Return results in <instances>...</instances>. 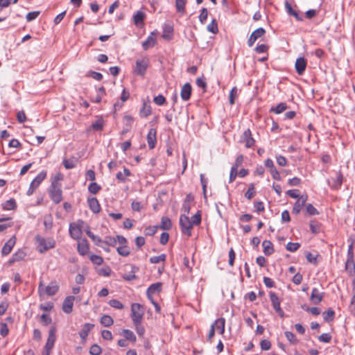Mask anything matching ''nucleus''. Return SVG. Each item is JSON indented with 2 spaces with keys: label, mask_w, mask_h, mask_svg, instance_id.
I'll list each match as a JSON object with an SVG mask.
<instances>
[{
  "label": "nucleus",
  "mask_w": 355,
  "mask_h": 355,
  "mask_svg": "<svg viewBox=\"0 0 355 355\" xmlns=\"http://www.w3.org/2000/svg\"><path fill=\"white\" fill-rule=\"evenodd\" d=\"M35 241L36 248L40 253H44L48 250L53 248L55 245V242L53 239H46L39 234L35 236Z\"/></svg>",
  "instance_id": "1"
},
{
  "label": "nucleus",
  "mask_w": 355,
  "mask_h": 355,
  "mask_svg": "<svg viewBox=\"0 0 355 355\" xmlns=\"http://www.w3.org/2000/svg\"><path fill=\"white\" fill-rule=\"evenodd\" d=\"M131 317L134 324H140L144 315L143 306L140 304L133 303L131 305Z\"/></svg>",
  "instance_id": "2"
},
{
  "label": "nucleus",
  "mask_w": 355,
  "mask_h": 355,
  "mask_svg": "<svg viewBox=\"0 0 355 355\" xmlns=\"http://www.w3.org/2000/svg\"><path fill=\"white\" fill-rule=\"evenodd\" d=\"M85 222L78 220L76 223H72L69 225V234L71 238L78 240L82 236V229L84 228Z\"/></svg>",
  "instance_id": "3"
},
{
  "label": "nucleus",
  "mask_w": 355,
  "mask_h": 355,
  "mask_svg": "<svg viewBox=\"0 0 355 355\" xmlns=\"http://www.w3.org/2000/svg\"><path fill=\"white\" fill-rule=\"evenodd\" d=\"M49 196L51 199L58 204L62 200V185H51L49 189Z\"/></svg>",
  "instance_id": "4"
},
{
  "label": "nucleus",
  "mask_w": 355,
  "mask_h": 355,
  "mask_svg": "<svg viewBox=\"0 0 355 355\" xmlns=\"http://www.w3.org/2000/svg\"><path fill=\"white\" fill-rule=\"evenodd\" d=\"M180 225L181 227L182 232L184 234H187L188 236H191V230L193 228V225L191 221L189 218L188 216L185 215H181L180 217Z\"/></svg>",
  "instance_id": "5"
},
{
  "label": "nucleus",
  "mask_w": 355,
  "mask_h": 355,
  "mask_svg": "<svg viewBox=\"0 0 355 355\" xmlns=\"http://www.w3.org/2000/svg\"><path fill=\"white\" fill-rule=\"evenodd\" d=\"M148 65L149 61L147 58L137 60L134 73L137 75L144 76Z\"/></svg>",
  "instance_id": "6"
},
{
  "label": "nucleus",
  "mask_w": 355,
  "mask_h": 355,
  "mask_svg": "<svg viewBox=\"0 0 355 355\" xmlns=\"http://www.w3.org/2000/svg\"><path fill=\"white\" fill-rule=\"evenodd\" d=\"M46 172L45 171H41L32 181L26 194L31 196L35 190L39 187L41 182L46 178Z\"/></svg>",
  "instance_id": "7"
},
{
  "label": "nucleus",
  "mask_w": 355,
  "mask_h": 355,
  "mask_svg": "<svg viewBox=\"0 0 355 355\" xmlns=\"http://www.w3.org/2000/svg\"><path fill=\"white\" fill-rule=\"evenodd\" d=\"M241 143H244L246 148H251L254 144V139L252 137V133L250 129L245 130L240 139Z\"/></svg>",
  "instance_id": "8"
},
{
  "label": "nucleus",
  "mask_w": 355,
  "mask_h": 355,
  "mask_svg": "<svg viewBox=\"0 0 355 355\" xmlns=\"http://www.w3.org/2000/svg\"><path fill=\"white\" fill-rule=\"evenodd\" d=\"M270 299L272 305L273 309L280 315H284V311L280 306L281 301L278 296L273 292L270 293Z\"/></svg>",
  "instance_id": "9"
},
{
  "label": "nucleus",
  "mask_w": 355,
  "mask_h": 355,
  "mask_svg": "<svg viewBox=\"0 0 355 355\" xmlns=\"http://www.w3.org/2000/svg\"><path fill=\"white\" fill-rule=\"evenodd\" d=\"M56 328L51 327L49 331V336L44 348L52 350L56 340Z\"/></svg>",
  "instance_id": "10"
},
{
  "label": "nucleus",
  "mask_w": 355,
  "mask_h": 355,
  "mask_svg": "<svg viewBox=\"0 0 355 355\" xmlns=\"http://www.w3.org/2000/svg\"><path fill=\"white\" fill-rule=\"evenodd\" d=\"M266 33V31L263 28H259L256 29L250 35L248 40V45L249 46H252L255 41L259 37H262Z\"/></svg>",
  "instance_id": "11"
},
{
  "label": "nucleus",
  "mask_w": 355,
  "mask_h": 355,
  "mask_svg": "<svg viewBox=\"0 0 355 355\" xmlns=\"http://www.w3.org/2000/svg\"><path fill=\"white\" fill-rule=\"evenodd\" d=\"M75 297L68 296L67 297L62 304V311L66 313H71L73 311V302Z\"/></svg>",
  "instance_id": "12"
},
{
  "label": "nucleus",
  "mask_w": 355,
  "mask_h": 355,
  "mask_svg": "<svg viewBox=\"0 0 355 355\" xmlns=\"http://www.w3.org/2000/svg\"><path fill=\"white\" fill-rule=\"evenodd\" d=\"M147 142L150 149H153L157 143V131L155 128H150L147 135Z\"/></svg>",
  "instance_id": "13"
},
{
  "label": "nucleus",
  "mask_w": 355,
  "mask_h": 355,
  "mask_svg": "<svg viewBox=\"0 0 355 355\" xmlns=\"http://www.w3.org/2000/svg\"><path fill=\"white\" fill-rule=\"evenodd\" d=\"M306 64V60L303 57L298 58L296 60L295 67L298 75H302L304 73Z\"/></svg>",
  "instance_id": "14"
},
{
  "label": "nucleus",
  "mask_w": 355,
  "mask_h": 355,
  "mask_svg": "<svg viewBox=\"0 0 355 355\" xmlns=\"http://www.w3.org/2000/svg\"><path fill=\"white\" fill-rule=\"evenodd\" d=\"M16 243V237L15 236H12L3 246L1 250L2 255H8L12 251V248L14 247Z\"/></svg>",
  "instance_id": "15"
},
{
  "label": "nucleus",
  "mask_w": 355,
  "mask_h": 355,
  "mask_svg": "<svg viewBox=\"0 0 355 355\" xmlns=\"http://www.w3.org/2000/svg\"><path fill=\"white\" fill-rule=\"evenodd\" d=\"M157 33L152 32L150 35L147 37L146 40L142 43V46L144 50H147L155 46L157 41Z\"/></svg>",
  "instance_id": "16"
},
{
  "label": "nucleus",
  "mask_w": 355,
  "mask_h": 355,
  "mask_svg": "<svg viewBox=\"0 0 355 355\" xmlns=\"http://www.w3.org/2000/svg\"><path fill=\"white\" fill-rule=\"evenodd\" d=\"M343 182V176L340 172H338L335 178H332L331 181H329V184L332 189H338L340 188Z\"/></svg>",
  "instance_id": "17"
},
{
  "label": "nucleus",
  "mask_w": 355,
  "mask_h": 355,
  "mask_svg": "<svg viewBox=\"0 0 355 355\" xmlns=\"http://www.w3.org/2000/svg\"><path fill=\"white\" fill-rule=\"evenodd\" d=\"M307 199V196H301L295 202L293 208V212L295 214H298L300 212L302 208L304 206Z\"/></svg>",
  "instance_id": "18"
},
{
  "label": "nucleus",
  "mask_w": 355,
  "mask_h": 355,
  "mask_svg": "<svg viewBox=\"0 0 355 355\" xmlns=\"http://www.w3.org/2000/svg\"><path fill=\"white\" fill-rule=\"evenodd\" d=\"M323 295L324 293H320L318 288H313L311 294L310 300L314 304H318L322 302L323 299Z\"/></svg>",
  "instance_id": "19"
},
{
  "label": "nucleus",
  "mask_w": 355,
  "mask_h": 355,
  "mask_svg": "<svg viewBox=\"0 0 355 355\" xmlns=\"http://www.w3.org/2000/svg\"><path fill=\"white\" fill-rule=\"evenodd\" d=\"M94 324L90 323H85L83 326L82 329L79 332V335L83 343L86 341V338L88 336L89 331L94 328Z\"/></svg>",
  "instance_id": "20"
},
{
  "label": "nucleus",
  "mask_w": 355,
  "mask_h": 355,
  "mask_svg": "<svg viewBox=\"0 0 355 355\" xmlns=\"http://www.w3.org/2000/svg\"><path fill=\"white\" fill-rule=\"evenodd\" d=\"M191 86L189 83H185L181 89L180 96L183 101H188L191 94Z\"/></svg>",
  "instance_id": "21"
},
{
  "label": "nucleus",
  "mask_w": 355,
  "mask_h": 355,
  "mask_svg": "<svg viewBox=\"0 0 355 355\" xmlns=\"http://www.w3.org/2000/svg\"><path fill=\"white\" fill-rule=\"evenodd\" d=\"M78 252L81 255H85L89 251V244L87 239H83L78 243Z\"/></svg>",
  "instance_id": "22"
},
{
  "label": "nucleus",
  "mask_w": 355,
  "mask_h": 355,
  "mask_svg": "<svg viewBox=\"0 0 355 355\" xmlns=\"http://www.w3.org/2000/svg\"><path fill=\"white\" fill-rule=\"evenodd\" d=\"M87 202L89 207V209L94 214H97L100 212L101 207L100 204L96 198H88Z\"/></svg>",
  "instance_id": "23"
},
{
  "label": "nucleus",
  "mask_w": 355,
  "mask_h": 355,
  "mask_svg": "<svg viewBox=\"0 0 355 355\" xmlns=\"http://www.w3.org/2000/svg\"><path fill=\"white\" fill-rule=\"evenodd\" d=\"M225 318H220L217 319L212 325H214L215 330H217L220 334H223L225 331Z\"/></svg>",
  "instance_id": "24"
},
{
  "label": "nucleus",
  "mask_w": 355,
  "mask_h": 355,
  "mask_svg": "<svg viewBox=\"0 0 355 355\" xmlns=\"http://www.w3.org/2000/svg\"><path fill=\"white\" fill-rule=\"evenodd\" d=\"M173 28L170 25L165 24L162 37L166 40H170L173 37Z\"/></svg>",
  "instance_id": "25"
},
{
  "label": "nucleus",
  "mask_w": 355,
  "mask_h": 355,
  "mask_svg": "<svg viewBox=\"0 0 355 355\" xmlns=\"http://www.w3.org/2000/svg\"><path fill=\"white\" fill-rule=\"evenodd\" d=\"M162 290V284L161 283H155L149 286L147 289V296L148 298H150V295L155 294L156 293H159Z\"/></svg>",
  "instance_id": "26"
},
{
  "label": "nucleus",
  "mask_w": 355,
  "mask_h": 355,
  "mask_svg": "<svg viewBox=\"0 0 355 355\" xmlns=\"http://www.w3.org/2000/svg\"><path fill=\"white\" fill-rule=\"evenodd\" d=\"M262 245L263 248V252L266 255L269 256L273 253V245L270 241H263L262 243Z\"/></svg>",
  "instance_id": "27"
},
{
  "label": "nucleus",
  "mask_w": 355,
  "mask_h": 355,
  "mask_svg": "<svg viewBox=\"0 0 355 355\" xmlns=\"http://www.w3.org/2000/svg\"><path fill=\"white\" fill-rule=\"evenodd\" d=\"M58 291V286L55 282H51L46 287V293L49 296L54 295Z\"/></svg>",
  "instance_id": "28"
},
{
  "label": "nucleus",
  "mask_w": 355,
  "mask_h": 355,
  "mask_svg": "<svg viewBox=\"0 0 355 355\" xmlns=\"http://www.w3.org/2000/svg\"><path fill=\"white\" fill-rule=\"evenodd\" d=\"M25 257L26 253L23 250H18L12 254V258L10 260V263L19 261L22 260Z\"/></svg>",
  "instance_id": "29"
},
{
  "label": "nucleus",
  "mask_w": 355,
  "mask_h": 355,
  "mask_svg": "<svg viewBox=\"0 0 355 355\" xmlns=\"http://www.w3.org/2000/svg\"><path fill=\"white\" fill-rule=\"evenodd\" d=\"M139 114H140V116L141 117H147L149 115L151 114V107L150 105L144 103L143 104V106L141 108L140 110V112H139Z\"/></svg>",
  "instance_id": "30"
},
{
  "label": "nucleus",
  "mask_w": 355,
  "mask_h": 355,
  "mask_svg": "<svg viewBox=\"0 0 355 355\" xmlns=\"http://www.w3.org/2000/svg\"><path fill=\"white\" fill-rule=\"evenodd\" d=\"M171 220L168 217H162L159 227L164 230H168L171 228Z\"/></svg>",
  "instance_id": "31"
},
{
  "label": "nucleus",
  "mask_w": 355,
  "mask_h": 355,
  "mask_svg": "<svg viewBox=\"0 0 355 355\" xmlns=\"http://www.w3.org/2000/svg\"><path fill=\"white\" fill-rule=\"evenodd\" d=\"M345 268L349 273H353L355 271V263L354 261V257L349 259L347 257L346 263H345Z\"/></svg>",
  "instance_id": "32"
},
{
  "label": "nucleus",
  "mask_w": 355,
  "mask_h": 355,
  "mask_svg": "<svg viewBox=\"0 0 355 355\" xmlns=\"http://www.w3.org/2000/svg\"><path fill=\"white\" fill-rule=\"evenodd\" d=\"M114 322L112 318L108 315H104L101 318V324L106 327L111 326Z\"/></svg>",
  "instance_id": "33"
},
{
  "label": "nucleus",
  "mask_w": 355,
  "mask_h": 355,
  "mask_svg": "<svg viewBox=\"0 0 355 355\" xmlns=\"http://www.w3.org/2000/svg\"><path fill=\"white\" fill-rule=\"evenodd\" d=\"M16 202L13 198H11L6 201L3 205V209L4 210H13L16 208Z\"/></svg>",
  "instance_id": "34"
},
{
  "label": "nucleus",
  "mask_w": 355,
  "mask_h": 355,
  "mask_svg": "<svg viewBox=\"0 0 355 355\" xmlns=\"http://www.w3.org/2000/svg\"><path fill=\"white\" fill-rule=\"evenodd\" d=\"M131 175L130 171L127 168H124L123 172H119L116 174V178L121 181L125 182L126 180V177H128Z\"/></svg>",
  "instance_id": "35"
},
{
  "label": "nucleus",
  "mask_w": 355,
  "mask_h": 355,
  "mask_svg": "<svg viewBox=\"0 0 355 355\" xmlns=\"http://www.w3.org/2000/svg\"><path fill=\"white\" fill-rule=\"evenodd\" d=\"M145 18V14L141 11H137L134 15V21L136 25L143 23Z\"/></svg>",
  "instance_id": "36"
},
{
  "label": "nucleus",
  "mask_w": 355,
  "mask_h": 355,
  "mask_svg": "<svg viewBox=\"0 0 355 355\" xmlns=\"http://www.w3.org/2000/svg\"><path fill=\"white\" fill-rule=\"evenodd\" d=\"M322 315L324 320L326 322H329L334 320L335 312L332 309H329L327 311L324 312Z\"/></svg>",
  "instance_id": "37"
},
{
  "label": "nucleus",
  "mask_w": 355,
  "mask_h": 355,
  "mask_svg": "<svg viewBox=\"0 0 355 355\" xmlns=\"http://www.w3.org/2000/svg\"><path fill=\"white\" fill-rule=\"evenodd\" d=\"M187 0H175V7L178 12L184 13L185 12V5Z\"/></svg>",
  "instance_id": "38"
},
{
  "label": "nucleus",
  "mask_w": 355,
  "mask_h": 355,
  "mask_svg": "<svg viewBox=\"0 0 355 355\" xmlns=\"http://www.w3.org/2000/svg\"><path fill=\"white\" fill-rule=\"evenodd\" d=\"M239 95V90L236 87H234L230 93L229 101L231 105H233L235 102V99Z\"/></svg>",
  "instance_id": "39"
},
{
  "label": "nucleus",
  "mask_w": 355,
  "mask_h": 355,
  "mask_svg": "<svg viewBox=\"0 0 355 355\" xmlns=\"http://www.w3.org/2000/svg\"><path fill=\"white\" fill-rule=\"evenodd\" d=\"M123 334L127 340H130L132 342L136 341V336L132 331L129 329H123Z\"/></svg>",
  "instance_id": "40"
},
{
  "label": "nucleus",
  "mask_w": 355,
  "mask_h": 355,
  "mask_svg": "<svg viewBox=\"0 0 355 355\" xmlns=\"http://www.w3.org/2000/svg\"><path fill=\"white\" fill-rule=\"evenodd\" d=\"M166 256L165 254H162L159 256H154L150 258L151 263H158L159 262L165 261Z\"/></svg>",
  "instance_id": "41"
},
{
  "label": "nucleus",
  "mask_w": 355,
  "mask_h": 355,
  "mask_svg": "<svg viewBox=\"0 0 355 355\" xmlns=\"http://www.w3.org/2000/svg\"><path fill=\"white\" fill-rule=\"evenodd\" d=\"M117 252L123 256L128 257L130 254V250L127 245L119 246L116 248Z\"/></svg>",
  "instance_id": "42"
},
{
  "label": "nucleus",
  "mask_w": 355,
  "mask_h": 355,
  "mask_svg": "<svg viewBox=\"0 0 355 355\" xmlns=\"http://www.w3.org/2000/svg\"><path fill=\"white\" fill-rule=\"evenodd\" d=\"M287 109L286 104L284 103H281L278 104L275 107L272 108L271 111L276 113V114H280L285 111Z\"/></svg>",
  "instance_id": "43"
},
{
  "label": "nucleus",
  "mask_w": 355,
  "mask_h": 355,
  "mask_svg": "<svg viewBox=\"0 0 355 355\" xmlns=\"http://www.w3.org/2000/svg\"><path fill=\"white\" fill-rule=\"evenodd\" d=\"M254 195H255L254 185V184L252 183L249 185L248 189L245 193V197L248 200H251L254 197Z\"/></svg>",
  "instance_id": "44"
},
{
  "label": "nucleus",
  "mask_w": 355,
  "mask_h": 355,
  "mask_svg": "<svg viewBox=\"0 0 355 355\" xmlns=\"http://www.w3.org/2000/svg\"><path fill=\"white\" fill-rule=\"evenodd\" d=\"M103 244L107 246H114L116 244V239L112 236H105L104 240H103Z\"/></svg>",
  "instance_id": "45"
},
{
  "label": "nucleus",
  "mask_w": 355,
  "mask_h": 355,
  "mask_svg": "<svg viewBox=\"0 0 355 355\" xmlns=\"http://www.w3.org/2000/svg\"><path fill=\"white\" fill-rule=\"evenodd\" d=\"M285 336L287 340L292 344H297L298 340L296 338L295 334L291 331H286L284 332Z\"/></svg>",
  "instance_id": "46"
},
{
  "label": "nucleus",
  "mask_w": 355,
  "mask_h": 355,
  "mask_svg": "<svg viewBox=\"0 0 355 355\" xmlns=\"http://www.w3.org/2000/svg\"><path fill=\"white\" fill-rule=\"evenodd\" d=\"M300 247V244L299 243H292L288 242L286 245V250L289 252H294L297 251Z\"/></svg>",
  "instance_id": "47"
},
{
  "label": "nucleus",
  "mask_w": 355,
  "mask_h": 355,
  "mask_svg": "<svg viewBox=\"0 0 355 355\" xmlns=\"http://www.w3.org/2000/svg\"><path fill=\"white\" fill-rule=\"evenodd\" d=\"M110 306H111L113 308H115L116 309H123V304L119 301L118 300L112 299L110 300L108 302Z\"/></svg>",
  "instance_id": "48"
},
{
  "label": "nucleus",
  "mask_w": 355,
  "mask_h": 355,
  "mask_svg": "<svg viewBox=\"0 0 355 355\" xmlns=\"http://www.w3.org/2000/svg\"><path fill=\"white\" fill-rule=\"evenodd\" d=\"M88 190L91 193L96 194L101 190V187L97 183L92 182L89 185Z\"/></svg>",
  "instance_id": "49"
},
{
  "label": "nucleus",
  "mask_w": 355,
  "mask_h": 355,
  "mask_svg": "<svg viewBox=\"0 0 355 355\" xmlns=\"http://www.w3.org/2000/svg\"><path fill=\"white\" fill-rule=\"evenodd\" d=\"M101 352V347L96 344L92 345L89 349V353L92 355H100Z\"/></svg>",
  "instance_id": "50"
},
{
  "label": "nucleus",
  "mask_w": 355,
  "mask_h": 355,
  "mask_svg": "<svg viewBox=\"0 0 355 355\" xmlns=\"http://www.w3.org/2000/svg\"><path fill=\"white\" fill-rule=\"evenodd\" d=\"M64 178V176L60 173H58L55 174V175L53 177V178L51 180V185L56 184V185H62L59 182L62 180Z\"/></svg>",
  "instance_id": "51"
},
{
  "label": "nucleus",
  "mask_w": 355,
  "mask_h": 355,
  "mask_svg": "<svg viewBox=\"0 0 355 355\" xmlns=\"http://www.w3.org/2000/svg\"><path fill=\"white\" fill-rule=\"evenodd\" d=\"M207 30L212 33H216L218 32V25L215 19H213L207 26Z\"/></svg>",
  "instance_id": "52"
},
{
  "label": "nucleus",
  "mask_w": 355,
  "mask_h": 355,
  "mask_svg": "<svg viewBox=\"0 0 355 355\" xmlns=\"http://www.w3.org/2000/svg\"><path fill=\"white\" fill-rule=\"evenodd\" d=\"M91 128L94 130H101L103 128V121L101 119H98L92 124Z\"/></svg>",
  "instance_id": "53"
},
{
  "label": "nucleus",
  "mask_w": 355,
  "mask_h": 355,
  "mask_svg": "<svg viewBox=\"0 0 355 355\" xmlns=\"http://www.w3.org/2000/svg\"><path fill=\"white\" fill-rule=\"evenodd\" d=\"M208 11L205 8H202L199 16V20L202 24H204L207 19Z\"/></svg>",
  "instance_id": "54"
},
{
  "label": "nucleus",
  "mask_w": 355,
  "mask_h": 355,
  "mask_svg": "<svg viewBox=\"0 0 355 355\" xmlns=\"http://www.w3.org/2000/svg\"><path fill=\"white\" fill-rule=\"evenodd\" d=\"M153 101L157 105H162L166 102V98L163 95L159 94L154 98Z\"/></svg>",
  "instance_id": "55"
},
{
  "label": "nucleus",
  "mask_w": 355,
  "mask_h": 355,
  "mask_svg": "<svg viewBox=\"0 0 355 355\" xmlns=\"http://www.w3.org/2000/svg\"><path fill=\"white\" fill-rule=\"evenodd\" d=\"M90 260L93 263L96 265H101L103 261V259L101 257L96 254L92 255L90 257Z\"/></svg>",
  "instance_id": "56"
},
{
  "label": "nucleus",
  "mask_w": 355,
  "mask_h": 355,
  "mask_svg": "<svg viewBox=\"0 0 355 355\" xmlns=\"http://www.w3.org/2000/svg\"><path fill=\"white\" fill-rule=\"evenodd\" d=\"M306 212L311 216L318 214V210L311 204L306 205Z\"/></svg>",
  "instance_id": "57"
},
{
  "label": "nucleus",
  "mask_w": 355,
  "mask_h": 355,
  "mask_svg": "<svg viewBox=\"0 0 355 355\" xmlns=\"http://www.w3.org/2000/svg\"><path fill=\"white\" fill-rule=\"evenodd\" d=\"M191 221L193 225H198L200 223L201 215L199 211L192 216Z\"/></svg>",
  "instance_id": "58"
},
{
  "label": "nucleus",
  "mask_w": 355,
  "mask_h": 355,
  "mask_svg": "<svg viewBox=\"0 0 355 355\" xmlns=\"http://www.w3.org/2000/svg\"><path fill=\"white\" fill-rule=\"evenodd\" d=\"M260 346L262 350H269L271 347V343L270 340L264 339L261 341Z\"/></svg>",
  "instance_id": "59"
},
{
  "label": "nucleus",
  "mask_w": 355,
  "mask_h": 355,
  "mask_svg": "<svg viewBox=\"0 0 355 355\" xmlns=\"http://www.w3.org/2000/svg\"><path fill=\"white\" fill-rule=\"evenodd\" d=\"M317 257H318V255H314L311 252H307L306 254V258L307 261L311 263H313V264L317 263Z\"/></svg>",
  "instance_id": "60"
},
{
  "label": "nucleus",
  "mask_w": 355,
  "mask_h": 355,
  "mask_svg": "<svg viewBox=\"0 0 355 355\" xmlns=\"http://www.w3.org/2000/svg\"><path fill=\"white\" fill-rule=\"evenodd\" d=\"M8 332L9 329L8 325L4 322L1 323L0 334L3 337H6L8 334Z\"/></svg>",
  "instance_id": "61"
},
{
  "label": "nucleus",
  "mask_w": 355,
  "mask_h": 355,
  "mask_svg": "<svg viewBox=\"0 0 355 355\" xmlns=\"http://www.w3.org/2000/svg\"><path fill=\"white\" fill-rule=\"evenodd\" d=\"M318 339L322 343H328L331 341V336L329 334H322L318 337Z\"/></svg>",
  "instance_id": "62"
},
{
  "label": "nucleus",
  "mask_w": 355,
  "mask_h": 355,
  "mask_svg": "<svg viewBox=\"0 0 355 355\" xmlns=\"http://www.w3.org/2000/svg\"><path fill=\"white\" fill-rule=\"evenodd\" d=\"M39 15H40V12L39 11H34V12H28L26 15V20L28 21H33L35 19H36L38 17Z\"/></svg>",
  "instance_id": "63"
},
{
  "label": "nucleus",
  "mask_w": 355,
  "mask_h": 355,
  "mask_svg": "<svg viewBox=\"0 0 355 355\" xmlns=\"http://www.w3.org/2000/svg\"><path fill=\"white\" fill-rule=\"evenodd\" d=\"M301 183V180L299 178L295 177L293 178L289 179L288 184L291 187H295L300 185Z\"/></svg>",
  "instance_id": "64"
}]
</instances>
